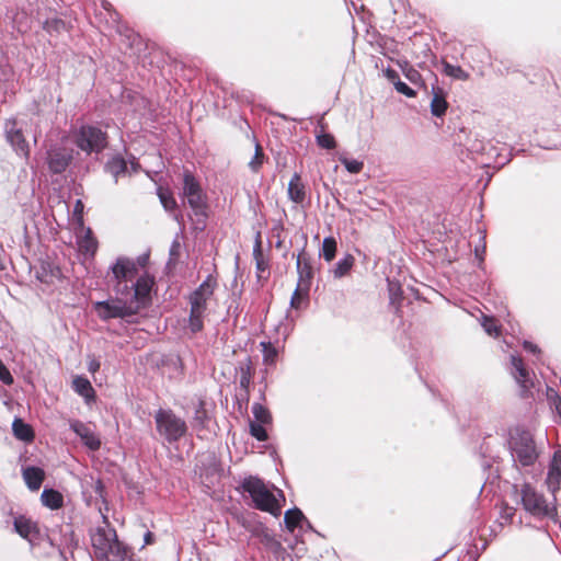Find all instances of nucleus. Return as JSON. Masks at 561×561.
<instances>
[{
	"instance_id": "nucleus-1",
	"label": "nucleus",
	"mask_w": 561,
	"mask_h": 561,
	"mask_svg": "<svg viewBox=\"0 0 561 561\" xmlns=\"http://www.w3.org/2000/svg\"><path fill=\"white\" fill-rule=\"evenodd\" d=\"M103 524L91 533L95 558L99 561H125L128 558V550L118 540L116 530L110 526L105 515H103Z\"/></svg>"
},
{
	"instance_id": "nucleus-2",
	"label": "nucleus",
	"mask_w": 561,
	"mask_h": 561,
	"mask_svg": "<svg viewBox=\"0 0 561 561\" xmlns=\"http://www.w3.org/2000/svg\"><path fill=\"white\" fill-rule=\"evenodd\" d=\"M243 489L248 492L257 510L268 512L273 516H279L282 512L280 499L284 494L278 489H271L259 478L250 477L244 480Z\"/></svg>"
},
{
	"instance_id": "nucleus-3",
	"label": "nucleus",
	"mask_w": 561,
	"mask_h": 561,
	"mask_svg": "<svg viewBox=\"0 0 561 561\" xmlns=\"http://www.w3.org/2000/svg\"><path fill=\"white\" fill-rule=\"evenodd\" d=\"M508 444L513 458L522 466H530L538 458L533 435L522 427H515L510 432Z\"/></svg>"
},
{
	"instance_id": "nucleus-4",
	"label": "nucleus",
	"mask_w": 561,
	"mask_h": 561,
	"mask_svg": "<svg viewBox=\"0 0 561 561\" xmlns=\"http://www.w3.org/2000/svg\"><path fill=\"white\" fill-rule=\"evenodd\" d=\"M215 287V279L211 276H208L191 295L190 328L193 332H198L203 328L204 313L208 300L214 295Z\"/></svg>"
},
{
	"instance_id": "nucleus-5",
	"label": "nucleus",
	"mask_w": 561,
	"mask_h": 561,
	"mask_svg": "<svg viewBox=\"0 0 561 561\" xmlns=\"http://www.w3.org/2000/svg\"><path fill=\"white\" fill-rule=\"evenodd\" d=\"M148 257L141 256L137 262L127 257H118L112 266L113 278L115 280L114 289L117 295L129 293L128 282H131L138 274V266H145Z\"/></svg>"
},
{
	"instance_id": "nucleus-6",
	"label": "nucleus",
	"mask_w": 561,
	"mask_h": 561,
	"mask_svg": "<svg viewBox=\"0 0 561 561\" xmlns=\"http://www.w3.org/2000/svg\"><path fill=\"white\" fill-rule=\"evenodd\" d=\"M154 421L158 433L169 443L178 442L187 431L185 421L171 410L160 409L154 415Z\"/></svg>"
},
{
	"instance_id": "nucleus-7",
	"label": "nucleus",
	"mask_w": 561,
	"mask_h": 561,
	"mask_svg": "<svg viewBox=\"0 0 561 561\" xmlns=\"http://www.w3.org/2000/svg\"><path fill=\"white\" fill-rule=\"evenodd\" d=\"M515 493L519 496L525 511L534 516H553L556 507L545 500L530 484L525 483L519 489L515 486Z\"/></svg>"
},
{
	"instance_id": "nucleus-8",
	"label": "nucleus",
	"mask_w": 561,
	"mask_h": 561,
	"mask_svg": "<svg viewBox=\"0 0 561 561\" xmlns=\"http://www.w3.org/2000/svg\"><path fill=\"white\" fill-rule=\"evenodd\" d=\"M183 194L194 214L205 217L207 209L206 196L198 182L188 172L184 174Z\"/></svg>"
},
{
	"instance_id": "nucleus-9",
	"label": "nucleus",
	"mask_w": 561,
	"mask_h": 561,
	"mask_svg": "<svg viewBox=\"0 0 561 561\" xmlns=\"http://www.w3.org/2000/svg\"><path fill=\"white\" fill-rule=\"evenodd\" d=\"M98 316L103 319L124 318L137 313V305L116 298L107 301H99L94 305Z\"/></svg>"
},
{
	"instance_id": "nucleus-10",
	"label": "nucleus",
	"mask_w": 561,
	"mask_h": 561,
	"mask_svg": "<svg viewBox=\"0 0 561 561\" xmlns=\"http://www.w3.org/2000/svg\"><path fill=\"white\" fill-rule=\"evenodd\" d=\"M77 146L87 152H99L105 145V135L95 127L83 126L76 138Z\"/></svg>"
},
{
	"instance_id": "nucleus-11",
	"label": "nucleus",
	"mask_w": 561,
	"mask_h": 561,
	"mask_svg": "<svg viewBox=\"0 0 561 561\" xmlns=\"http://www.w3.org/2000/svg\"><path fill=\"white\" fill-rule=\"evenodd\" d=\"M5 138L14 150L23 157H28V145L23 136L22 129L18 127L15 119H8L4 124Z\"/></svg>"
},
{
	"instance_id": "nucleus-12",
	"label": "nucleus",
	"mask_w": 561,
	"mask_h": 561,
	"mask_svg": "<svg viewBox=\"0 0 561 561\" xmlns=\"http://www.w3.org/2000/svg\"><path fill=\"white\" fill-rule=\"evenodd\" d=\"M152 286L153 278L149 275H141L133 286L134 296L130 304L137 305V311L147 304Z\"/></svg>"
},
{
	"instance_id": "nucleus-13",
	"label": "nucleus",
	"mask_w": 561,
	"mask_h": 561,
	"mask_svg": "<svg viewBox=\"0 0 561 561\" xmlns=\"http://www.w3.org/2000/svg\"><path fill=\"white\" fill-rule=\"evenodd\" d=\"M71 430L81 438L83 444L91 450H98L101 447V440L94 431L80 421L70 422Z\"/></svg>"
},
{
	"instance_id": "nucleus-14",
	"label": "nucleus",
	"mask_w": 561,
	"mask_h": 561,
	"mask_svg": "<svg viewBox=\"0 0 561 561\" xmlns=\"http://www.w3.org/2000/svg\"><path fill=\"white\" fill-rule=\"evenodd\" d=\"M14 530L25 540L32 542L34 537L38 534L36 523L25 516H18L13 522Z\"/></svg>"
},
{
	"instance_id": "nucleus-15",
	"label": "nucleus",
	"mask_w": 561,
	"mask_h": 561,
	"mask_svg": "<svg viewBox=\"0 0 561 561\" xmlns=\"http://www.w3.org/2000/svg\"><path fill=\"white\" fill-rule=\"evenodd\" d=\"M561 483V450H557L553 455L548 477L547 484L549 490L554 493L559 490Z\"/></svg>"
},
{
	"instance_id": "nucleus-16",
	"label": "nucleus",
	"mask_w": 561,
	"mask_h": 561,
	"mask_svg": "<svg viewBox=\"0 0 561 561\" xmlns=\"http://www.w3.org/2000/svg\"><path fill=\"white\" fill-rule=\"evenodd\" d=\"M78 247L81 253L93 256L98 250V241L92 236L90 228L81 227V232L78 234Z\"/></svg>"
},
{
	"instance_id": "nucleus-17",
	"label": "nucleus",
	"mask_w": 561,
	"mask_h": 561,
	"mask_svg": "<svg viewBox=\"0 0 561 561\" xmlns=\"http://www.w3.org/2000/svg\"><path fill=\"white\" fill-rule=\"evenodd\" d=\"M71 157L58 149H51L48 152V165L55 173H61L68 167Z\"/></svg>"
},
{
	"instance_id": "nucleus-18",
	"label": "nucleus",
	"mask_w": 561,
	"mask_h": 561,
	"mask_svg": "<svg viewBox=\"0 0 561 561\" xmlns=\"http://www.w3.org/2000/svg\"><path fill=\"white\" fill-rule=\"evenodd\" d=\"M512 365L514 367V377L524 390L529 389L533 382L529 378V373L523 366V362L519 357L512 356Z\"/></svg>"
},
{
	"instance_id": "nucleus-19",
	"label": "nucleus",
	"mask_w": 561,
	"mask_h": 561,
	"mask_svg": "<svg viewBox=\"0 0 561 561\" xmlns=\"http://www.w3.org/2000/svg\"><path fill=\"white\" fill-rule=\"evenodd\" d=\"M23 478L27 484V486L36 491L41 488L42 482L44 480V471L36 467H28L23 471Z\"/></svg>"
},
{
	"instance_id": "nucleus-20",
	"label": "nucleus",
	"mask_w": 561,
	"mask_h": 561,
	"mask_svg": "<svg viewBox=\"0 0 561 561\" xmlns=\"http://www.w3.org/2000/svg\"><path fill=\"white\" fill-rule=\"evenodd\" d=\"M41 501L44 506L50 510H58L64 504L62 495L58 491L53 489H45L42 492Z\"/></svg>"
},
{
	"instance_id": "nucleus-21",
	"label": "nucleus",
	"mask_w": 561,
	"mask_h": 561,
	"mask_svg": "<svg viewBox=\"0 0 561 561\" xmlns=\"http://www.w3.org/2000/svg\"><path fill=\"white\" fill-rule=\"evenodd\" d=\"M288 196L295 203H301L305 199V186L297 173H295L289 181Z\"/></svg>"
},
{
	"instance_id": "nucleus-22",
	"label": "nucleus",
	"mask_w": 561,
	"mask_h": 561,
	"mask_svg": "<svg viewBox=\"0 0 561 561\" xmlns=\"http://www.w3.org/2000/svg\"><path fill=\"white\" fill-rule=\"evenodd\" d=\"M75 391L83 397L88 402L94 399V389L91 382L83 377H76L72 381Z\"/></svg>"
},
{
	"instance_id": "nucleus-23",
	"label": "nucleus",
	"mask_w": 561,
	"mask_h": 561,
	"mask_svg": "<svg viewBox=\"0 0 561 561\" xmlns=\"http://www.w3.org/2000/svg\"><path fill=\"white\" fill-rule=\"evenodd\" d=\"M13 434L18 439L31 442L34 438L32 427L24 423L21 419H15L12 423Z\"/></svg>"
},
{
	"instance_id": "nucleus-24",
	"label": "nucleus",
	"mask_w": 561,
	"mask_h": 561,
	"mask_svg": "<svg viewBox=\"0 0 561 561\" xmlns=\"http://www.w3.org/2000/svg\"><path fill=\"white\" fill-rule=\"evenodd\" d=\"M354 256L351 254H346L343 259H341L333 270L334 277L342 278L343 276L347 275L354 265Z\"/></svg>"
},
{
	"instance_id": "nucleus-25",
	"label": "nucleus",
	"mask_w": 561,
	"mask_h": 561,
	"mask_svg": "<svg viewBox=\"0 0 561 561\" xmlns=\"http://www.w3.org/2000/svg\"><path fill=\"white\" fill-rule=\"evenodd\" d=\"M107 171L117 180V178L127 172V163L119 157H114L107 162Z\"/></svg>"
},
{
	"instance_id": "nucleus-26",
	"label": "nucleus",
	"mask_w": 561,
	"mask_h": 561,
	"mask_svg": "<svg viewBox=\"0 0 561 561\" xmlns=\"http://www.w3.org/2000/svg\"><path fill=\"white\" fill-rule=\"evenodd\" d=\"M304 519V514L300 510L294 508L285 513L284 520L288 530L293 531Z\"/></svg>"
},
{
	"instance_id": "nucleus-27",
	"label": "nucleus",
	"mask_w": 561,
	"mask_h": 561,
	"mask_svg": "<svg viewBox=\"0 0 561 561\" xmlns=\"http://www.w3.org/2000/svg\"><path fill=\"white\" fill-rule=\"evenodd\" d=\"M443 71L446 76L457 80H468L469 73L466 72L460 66H455L448 62H443Z\"/></svg>"
},
{
	"instance_id": "nucleus-28",
	"label": "nucleus",
	"mask_w": 561,
	"mask_h": 561,
	"mask_svg": "<svg viewBox=\"0 0 561 561\" xmlns=\"http://www.w3.org/2000/svg\"><path fill=\"white\" fill-rule=\"evenodd\" d=\"M336 253V241L332 237L324 238L322 242L321 255L327 262H331Z\"/></svg>"
},
{
	"instance_id": "nucleus-29",
	"label": "nucleus",
	"mask_w": 561,
	"mask_h": 561,
	"mask_svg": "<svg viewBox=\"0 0 561 561\" xmlns=\"http://www.w3.org/2000/svg\"><path fill=\"white\" fill-rule=\"evenodd\" d=\"M447 110V102L442 94L435 93L431 102V111L435 116H442Z\"/></svg>"
},
{
	"instance_id": "nucleus-30",
	"label": "nucleus",
	"mask_w": 561,
	"mask_h": 561,
	"mask_svg": "<svg viewBox=\"0 0 561 561\" xmlns=\"http://www.w3.org/2000/svg\"><path fill=\"white\" fill-rule=\"evenodd\" d=\"M158 196H159L160 202L163 205L164 209L172 210V209L175 208L176 202H175V199L173 198L172 194L169 191L160 187L158 190Z\"/></svg>"
},
{
	"instance_id": "nucleus-31",
	"label": "nucleus",
	"mask_w": 561,
	"mask_h": 561,
	"mask_svg": "<svg viewBox=\"0 0 561 561\" xmlns=\"http://www.w3.org/2000/svg\"><path fill=\"white\" fill-rule=\"evenodd\" d=\"M340 161L344 164L346 170L353 174L359 173L364 168V163L362 161L348 159L344 156L340 157Z\"/></svg>"
},
{
	"instance_id": "nucleus-32",
	"label": "nucleus",
	"mask_w": 561,
	"mask_h": 561,
	"mask_svg": "<svg viewBox=\"0 0 561 561\" xmlns=\"http://www.w3.org/2000/svg\"><path fill=\"white\" fill-rule=\"evenodd\" d=\"M399 67L402 69L404 76L413 83L417 82L421 79V75L417 70L410 67L407 61L398 62Z\"/></svg>"
},
{
	"instance_id": "nucleus-33",
	"label": "nucleus",
	"mask_w": 561,
	"mask_h": 561,
	"mask_svg": "<svg viewBox=\"0 0 561 561\" xmlns=\"http://www.w3.org/2000/svg\"><path fill=\"white\" fill-rule=\"evenodd\" d=\"M482 327L484 331L492 336H497L500 333L499 327L493 318L483 317L482 318Z\"/></svg>"
},
{
	"instance_id": "nucleus-34",
	"label": "nucleus",
	"mask_w": 561,
	"mask_h": 561,
	"mask_svg": "<svg viewBox=\"0 0 561 561\" xmlns=\"http://www.w3.org/2000/svg\"><path fill=\"white\" fill-rule=\"evenodd\" d=\"M252 412L259 423H267L270 422V413L268 411L262 407L261 404H254L252 408Z\"/></svg>"
},
{
	"instance_id": "nucleus-35",
	"label": "nucleus",
	"mask_w": 561,
	"mask_h": 561,
	"mask_svg": "<svg viewBox=\"0 0 561 561\" xmlns=\"http://www.w3.org/2000/svg\"><path fill=\"white\" fill-rule=\"evenodd\" d=\"M317 142L320 147L325 149H333L336 146L335 139L331 134L317 135Z\"/></svg>"
},
{
	"instance_id": "nucleus-36",
	"label": "nucleus",
	"mask_w": 561,
	"mask_h": 561,
	"mask_svg": "<svg viewBox=\"0 0 561 561\" xmlns=\"http://www.w3.org/2000/svg\"><path fill=\"white\" fill-rule=\"evenodd\" d=\"M264 154L260 145H255V153L252 160L249 162V167L252 171H257L263 164Z\"/></svg>"
},
{
	"instance_id": "nucleus-37",
	"label": "nucleus",
	"mask_w": 561,
	"mask_h": 561,
	"mask_svg": "<svg viewBox=\"0 0 561 561\" xmlns=\"http://www.w3.org/2000/svg\"><path fill=\"white\" fill-rule=\"evenodd\" d=\"M262 424L263 423H251L250 425L251 434L259 440H265L267 438L266 431L264 430Z\"/></svg>"
},
{
	"instance_id": "nucleus-38",
	"label": "nucleus",
	"mask_w": 561,
	"mask_h": 561,
	"mask_svg": "<svg viewBox=\"0 0 561 561\" xmlns=\"http://www.w3.org/2000/svg\"><path fill=\"white\" fill-rule=\"evenodd\" d=\"M261 346L263 347L264 362L272 364L276 357V350L266 343H261Z\"/></svg>"
},
{
	"instance_id": "nucleus-39",
	"label": "nucleus",
	"mask_w": 561,
	"mask_h": 561,
	"mask_svg": "<svg viewBox=\"0 0 561 561\" xmlns=\"http://www.w3.org/2000/svg\"><path fill=\"white\" fill-rule=\"evenodd\" d=\"M394 88L399 93L404 94L405 96L412 98L415 95L414 90L400 80L394 82Z\"/></svg>"
},
{
	"instance_id": "nucleus-40",
	"label": "nucleus",
	"mask_w": 561,
	"mask_h": 561,
	"mask_svg": "<svg viewBox=\"0 0 561 561\" xmlns=\"http://www.w3.org/2000/svg\"><path fill=\"white\" fill-rule=\"evenodd\" d=\"M0 380L3 381L5 385H11L13 382V378L5 367V365L0 359Z\"/></svg>"
},
{
	"instance_id": "nucleus-41",
	"label": "nucleus",
	"mask_w": 561,
	"mask_h": 561,
	"mask_svg": "<svg viewBox=\"0 0 561 561\" xmlns=\"http://www.w3.org/2000/svg\"><path fill=\"white\" fill-rule=\"evenodd\" d=\"M241 386L245 387L250 382V362H248L244 366H241Z\"/></svg>"
},
{
	"instance_id": "nucleus-42",
	"label": "nucleus",
	"mask_w": 561,
	"mask_h": 561,
	"mask_svg": "<svg viewBox=\"0 0 561 561\" xmlns=\"http://www.w3.org/2000/svg\"><path fill=\"white\" fill-rule=\"evenodd\" d=\"M383 73H385V77H386L389 81H391L393 84H394V82H398V81H399V75L397 73V71H396V70L388 68V69H386V70L383 71Z\"/></svg>"
},
{
	"instance_id": "nucleus-43",
	"label": "nucleus",
	"mask_w": 561,
	"mask_h": 561,
	"mask_svg": "<svg viewBox=\"0 0 561 561\" xmlns=\"http://www.w3.org/2000/svg\"><path fill=\"white\" fill-rule=\"evenodd\" d=\"M82 210H83V204L81 201L78 199L75 205V214L79 216L78 220H79V224L81 227H82V217H81Z\"/></svg>"
},
{
	"instance_id": "nucleus-44",
	"label": "nucleus",
	"mask_w": 561,
	"mask_h": 561,
	"mask_svg": "<svg viewBox=\"0 0 561 561\" xmlns=\"http://www.w3.org/2000/svg\"><path fill=\"white\" fill-rule=\"evenodd\" d=\"M300 300H301V295H300L299 290L296 289L294 295H293V297H291V300H290L291 307L298 308Z\"/></svg>"
},
{
	"instance_id": "nucleus-45",
	"label": "nucleus",
	"mask_w": 561,
	"mask_h": 561,
	"mask_svg": "<svg viewBox=\"0 0 561 561\" xmlns=\"http://www.w3.org/2000/svg\"><path fill=\"white\" fill-rule=\"evenodd\" d=\"M99 368H100V363H99L96 359L92 358V359L89 362V364H88V369H89V371H90V373H95V371H98V370H99Z\"/></svg>"
},
{
	"instance_id": "nucleus-46",
	"label": "nucleus",
	"mask_w": 561,
	"mask_h": 561,
	"mask_svg": "<svg viewBox=\"0 0 561 561\" xmlns=\"http://www.w3.org/2000/svg\"><path fill=\"white\" fill-rule=\"evenodd\" d=\"M524 347H525V350H526V351H529V352H531V353H536V352H538L537 346H536V345H534V344H533V343H530V342H525V343H524Z\"/></svg>"
},
{
	"instance_id": "nucleus-47",
	"label": "nucleus",
	"mask_w": 561,
	"mask_h": 561,
	"mask_svg": "<svg viewBox=\"0 0 561 561\" xmlns=\"http://www.w3.org/2000/svg\"><path fill=\"white\" fill-rule=\"evenodd\" d=\"M153 541V535L148 531L146 535H145V545H150L152 543Z\"/></svg>"
},
{
	"instance_id": "nucleus-48",
	"label": "nucleus",
	"mask_w": 561,
	"mask_h": 561,
	"mask_svg": "<svg viewBox=\"0 0 561 561\" xmlns=\"http://www.w3.org/2000/svg\"><path fill=\"white\" fill-rule=\"evenodd\" d=\"M556 410H557V413H558V415L560 417V421H561V399L556 404Z\"/></svg>"
},
{
	"instance_id": "nucleus-49",
	"label": "nucleus",
	"mask_w": 561,
	"mask_h": 561,
	"mask_svg": "<svg viewBox=\"0 0 561 561\" xmlns=\"http://www.w3.org/2000/svg\"><path fill=\"white\" fill-rule=\"evenodd\" d=\"M297 267H298L300 274L302 275L304 271L301 270V257L300 256H298V260H297Z\"/></svg>"
},
{
	"instance_id": "nucleus-50",
	"label": "nucleus",
	"mask_w": 561,
	"mask_h": 561,
	"mask_svg": "<svg viewBox=\"0 0 561 561\" xmlns=\"http://www.w3.org/2000/svg\"><path fill=\"white\" fill-rule=\"evenodd\" d=\"M476 255L479 256L480 261H482V256L480 255L479 249H476Z\"/></svg>"
},
{
	"instance_id": "nucleus-51",
	"label": "nucleus",
	"mask_w": 561,
	"mask_h": 561,
	"mask_svg": "<svg viewBox=\"0 0 561 561\" xmlns=\"http://www.w3.org/2000/svg\"><path fill=\"white\" fill-rule=\"evenodd\" d=\"M130 164H131L133 171H136L137 170V165L134 162H131Z\"/></svg>"
}]
</instances>
